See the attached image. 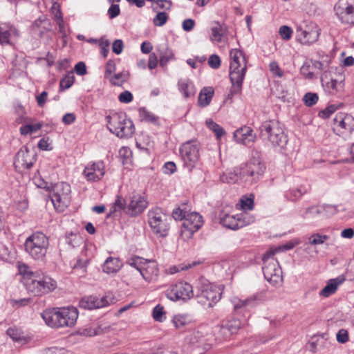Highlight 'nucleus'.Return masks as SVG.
<instances>
[{"label": "nucleus", "instance_id": "obj_1", "mask_svg": "<svg viewBox=\"0 0 354 354\" xmlns=\"http://www.w3.org/2000/svg\"><path fill=\"white\" fill-rule=\"evenodd\" d=\"M24 279L26 290L35 296L48 293L57 287L54 279L39 271L29 272Z\"/></svg>", "mask_w": 354, "mask_h": 354}, {"label": "nucleus", "instance_id": "obj_2", "mask_svg": "<svg viewBox=\"0 0 354 354\" xmlns=\"http://www.w3.org/2000/svg\"><path fill=\"white\" fill-rule=\"evenodd\" d=\"M221 288L209 282L205 278L196 281V297L206 308L212 307L221 298Z\"/></svg>", "mask_w": 354, "mask_h": 354}, {"label": "nucleus", "instance_id": "obj_3", "mask_svg": "<svg viewBox=\"0 0 354 354\" xmlns=\"http://www.w3.org/2000/svg\"><path fill=\"white\" fill-rule=\"evenodd\" d=\"M107 128L120 138H130L135 132V127L131 120L124 113H113L106 117Z\"/></svg>", "mask_w": 354, "mask_h": 354}, {"label": "nucleus", "instance_id": "obj_4", "mask_svg": "<svg viewBox=\"0 0 354 354\" xmlns=\"http://www.w3.org/2000/svg\"><path fill=\"white\" fill-rule=\"evenodd\" d=\"M148 201L144 195L134 193L130 196L128 205L120 196H118L113 206L110 209L109 214L117 211L123 210L131 216H136L142 213L147 207Z\"/></svg>", "mask_w": 354, "mask_h": 354}, {"label": "nucleus", "instance_id": "obj_5", "mask_svg": "<svg viewBox=\"0 0 354 354\" xmlns=\"http://www.w3.org/2000/svg\"><path fill=\"white\" fill-rule=\"evenodd\" d=\"M49 246L48 237L37 232L26 238L24 243L26 252L33 259L42 261L45 258Z\"/></svg>", "mask_w": 354, "mask_h": 354}, {"label": "nucleus", "instance_id": "obj_6", "mask_svg": "<svg viewBox=\"0 0 354 354\" xmlns=\"http://www.w3.org/2000/svg\"><path fill=\"white\" fill-rule=\"evenodd\" d=\"M275 250H270L263 256L262 270L264 278L273 286L281 284L282 270L277 260L274 258Z\"/></svg>", "mask_w": 354, "mask_h": 354}, {"label": "nucleus", "instance_id": "obj_7", "mask_svg": "<svg viewBox=\"0 0 354 354\" xmlns=\"http://www.w3.org/2000/svg\"><path fill=\"white\" fill-rule=\"evenodd\" d=\"M265 169V165L259 158H252L237 167L240 182L248 185L257 183L262 177Z\"/></svg>", "mask_w": 354, "mask_h": 354}, {"label": "nucleus", "instance_id": "obj_8", "mask_svg": "<svg viewBox=\"0 0 354 354\" xmlns=\"http://www.w3.org/2000/svg\"><path fill=\"white\" fill-rule=\"evenodd\" d=\"M261 136L273 147H283L288 142L287 136L280 123L275 120L266 121L260 127Z\"/></svg>", "mask_w": 354, "mask_h": 354}, {"label": "nucleus", "instance_id": "obj_9", "mask_svg": "<svg viewBox=\"0 0 354 354\" xmlns=\"http://www.w3.org/2000/svg\"><path fill=\"white\" fill-rule=\"evenodd\" d=\"M147 216L148 223L153 233L158 236H166L170 227V216L159 207L150 209Z\"/></svg>", "mask_w": 354, "mask_h": 354}, {"label": "nucleus", "instance_id": "obj_10", "mask_svg": "<svg viewBox=\"0 0 354 354\" xmlns=\"http://www.w3.org/2000/svg\"><path fill=\"white\" fill-rule=\"evenodd\" d=\"M180 154L185 168L191 172L200 159V145L195 140H189L180 147Z\"/></svg>", "mask_w": 354, "mask_h": 354}, {"label": "nucleus", "instance_id": "obj_11", "mask_svg": "<svg viewBox=\"0 0 354 354\" xmlns=\"http://www.w3.org/2000/svg\"><path fill=\"white\" fill-rule=\"evenodd\" d=\"M220 223L226 228L236 230L254 223L255 218L247 212L229 214L222 211L219 214Z\"/></svg>", "mask_w": 354, "mask_h": 354}, {"label": "nucleus", "instance_id": "obj_12", "mask_svg": "<svg viewBox=\"0 0 354 354\" xmlns=\"http://www.w3.org/2000/svg\"><path fill=\"white\" fill-rule=\"evenodd\" d=\"M71 185L64 182L55 184L50 192L52 203L57 209L63 211L71 202Z\"/></svg>", "mask_w": 354, "mask_h": 354}, {"label": "nucleus", "instance_id": "obj_13", "mask_svg": "<svg viewBox=\"0 0 354 354\" xmlns=\"http://www.w3.org/2000/svg\"><path fill=\"white\" fill-rule=\"evenodd\" d=\"M194 295L192 286L185 281H178L172 284L166 290L167 297L173 301H187Z\"/></svg>", "mask_w": 354, "mask_h": 354}, {"label": "nucleus", "instance_id": "obj_14", "mask_svg": "<svg viewBox=\"0 0 354 354\" xmlns=\"http://www.w3.org/2000/svg\"><path fill=\"white\" fill-rule=\"evenodd\" d=\"M333 129L339 136L351 133L354 130V117L344 112L337 113L333 118Z\"/></svg>", "mask_w": 354, "mask_h": 354}, {"label": "nucleus", "instance_id": "obj_15", "mask_svg": "<svg viewBox=\"0 0 354 354\" xmlns=\"http://www.w3.org/2000/svg\"><path fill=\"white\" fill-rule=\"evenodd\" d=\"M203 224L201 215L196 212L187 214L181 228V236L184 239H189L198 231Z\"/></svg>", "mask_w": 354, "mask_h": 354}, {"label": "nucleus", "instance_id": "obj_16", "mask_svg": "<svg viewBox=\"0 0 354 354\" xmlns=\"http://www.w3.org/2000/svg\"><path fill=\"white\" fill-rule=\"evenodd\" d=\"M36 153L29 150L27 147H21L15 156L14 165L17 170H28L36 162Z\"/></svg>", "mask_w": 354, "mask_h": 354}, {"label": "nucleus", "instance_id": "obj_17", "mask_svg": "<svg viewBox=\"0 0 354 354\" xmlns=\"http://www.w3.org/2000/svg\"><path fill=\"white\" fill-rule=\"evenodd\" d=\"M113 303H115V298L111 295H106L101 298L91 295L82 298L79 306L84 309L93 310L104 308Z\"/></svg>", "mask_w": 354, "mask_h": 354}, {"label": "nucleus", "instance_id": "obj_18", "mask_svg": "<svg viewBox=\"0 0 354 354\" xmlns=\"http://www.w3.org/2000/svg\"><path fill=\"white\" fill-rule=\"evenodd\" d=\"M333 9L342 24H354V6L352 4L345 0H339Z\"/></svg>", "mask_w": 354, "mask_h": 354}, {"label": "nucleus", "instance_id": "obj_19", "mask_svg": "<svg viewBox=\"0 0 354 354\" xmlns=\"http://www.w3.org/2000/svg\"><path fill=\"white\" fill-rule=\"evenodd\" d=\"M246 71H247L245 70H242L241 68L230 65L229 77L232 84V87L230 94L228 95V97H231L241 92Z\"/></svg>", "mask_w": 354, "mask_h": 354}, {"label": "nucleus", "instance_id": "obj_20", "mask_svg": "<svg viewBox=\"0 0 354 354\" xmlns=\"http://www.w3.org/2000/svg\"><path fill=\"white\" fill-rule=\"evenodd\" d=\"M84 177L88 182H97L105 174V165L103 161L88 162L82 173Z\"/></svg>", "mask_w": 354, "mask_h": 354}, {"label": "nucleus", "instance_id": "obj_21", "mask_svg": "<svg viewBox=\"0 0 354 354\" xmlns=\"http://www.w3.org/2000/svg\"><path fill=\"white\" fill-rule=\"evenodd\" d=\"M259 300L257 295H252L245 299H241L238 297H233L231 303L235 312L243 313L249 311L258 304Z\"/></svg>", "mask_w": 354, "mask_h": 354}, {"label": "nucleus", "instance_id": "obj_22", "mask_svg": "<svg viewBox=\"0 0 354 354\" xmlns=\"http://www.w3.org/2000/svg\"><path fill=\"white\" fill-rule=\"evenodd\" d=\"M321 82L324 90L330 95H335L342 92L344 86V79L330 78L328 80L326 71L322 75Z\"/></svg>", "mask_w": 354, "mask_h": 354}, {"label": "nucleus", "instance_id": "obj_23", "mask_svg": "<svg viewBox=\"0 0 354 354\" xmlns=\"http://www.w3.org/2000/svg\"><path fill=\"white\" fill-rule=\"evenodd\" d=\"M241 322L239 319H232L227 321L218 330V335L216 339L220 341L229 338L232 334L236 333V331L241 328Z\"/></svg>", "mask_w": 354, "mask_h": 354}, {"label": "nucleus", "instance_id": "obj_24", "mask_svg": "<svg viewBox=\"0 0 354 354\" xmlns=\"http://www.w3.org/2000/svg\"><path fill=\"white\" fill-rule=\"evenodd\" d=\"M297 37L299 42L306 45H310L316 42L319 36V30L317 28L304 29L301 26L296 28Z\"/></svg>", "mask_w": 354, "mask_h": 354}, {"label": "nucleus", "instance_id": "obj_25", "mask_svg": "<svg viewBox=\"0 0 354 354\" xmlns=\"http://www.w3.org/2000/svg\"><path fill=\"white\" fill-rule=\"evenodd\" d=\"M234 138L236 142L248 145L254 142L256 135L249 127H243L234 132Z\"/></svg>", "mask_w": 354, "mask_h": 354}, {"label": "nucleus", "instance_id": "obj_26", "mask_svg": "<svg viewBox=\"0 0 354 354\" xmlns=\"http://www.w3.org/2000/svg\"><path fill=\"white\" fill-rule=\"evenodd\" d=\"M61 314L60 308H51L44 310L41 313V317L45 323L51 328H60L62 321H60Z\"/></svg>", "mask_w": 354, "mask_h": 354}, {"label": "nucleus", "instance_id": "obj_27", "mask_svg": "<svg viewBox=\"0 0 354 354\" xmlns=\"http://www.w3.org/2000/svg\"><path fill=\"white\" fill-rule=\"evenodd\" d=\"M140 273L143 279L148 282L156 281L159 274L157 263L155 261L146 260Z\"/></svg>", "mask_w": 354, "mask_h": 354}, {"label": "nucleus", "instance_id": "obj_28", "mask_svg": "<svg viewBox=\"0 0 354 354\" xmlns=\"http://www.w3.org/2000/svg\"><path fill=\"white\" fill-rule=\"evenodd\" d=\"M60 312L63 315L60 319L61 327H71L75 324L78 317V310L76 308L73 306L60 308Z\"/></svg>", "mask_w": 354, "mask_h": 354}, {"label": "nucleus", "instance_id": "obj_29", "mask_svg": "<svg viewBox=\"0 0 354 354\" xmlns=\"http://www.w3.org/2000/svg\"><path fill=\"white\" fill-rule=\"evenodd\" d=\"M230 65L247 71V59L241 50L236 48L232 49L230 52Z\"/></svg>", "mask_w": 354, "mask_h": 354}, {"label": "nucleus", "instance_id": "obj_30", "mask_svg": "<svg viewBox=\"0 0 354 354\" xmlns=\"http://www.w3.org/2000/svg\"><path fill=\"white\" fill-rule=\"evenodd\" d=\"M209 328L207 326H200L197 328L189 332L186 339L189 344H194L203 341L207 335Z\"/></svg>", "mask_w": 354, "mask_h": 354}, {"label": "nucleus", "instance_id": "obj_31", "mask_svg": "<svg viewBox=\"0 0 354 354\" xmlns=\"http://www.w3.org/2000/svg\"><path fill=\"white\" fill-rule=\"evenodd\" d=\"M17 35L18 30L15 26L8 24L0 25V44L1 45L9 44L10 37Z\"/></svg>", "mask_w": 354, "mask_h": 354}, {"label": "nucleus", "instance_id": "obj_32", "mask_svg": "<svg viewBox=\"0 0 354 354\" xmlns=\"http://www.w3.org/2000/svg\"><path fill=\"white\" fill-rule=\"evenodd\" d=\"M344 281L345 277L343 275L330 279L325 287L321 290L319 295L324 297H329L332 294L335 293L338 286L342 284Z\"/></svg>", "mask_w": 354, "mask_h": 354}, {"label": "nucleus", "instance_id": "obj_33", "mask_svg": "<svg viewBox=\"0 0 354 354\" xmlns=\"http://www.w3.org/2000/svg\"><path fill=\"white\" fill-rule=\"evenodd\" d=\"M122 267V263L118 258L108 257L104 261L102 270L107 274L117 272Z\"/></svg>", "mask_w": 354, "mask_h": 354}, {"label": "nucleus", "instance_id": "obj_34", "mask_svg": "<svg viewBox=\"0 0 354 354\" xmlns=\"http://www.w3.org/2000/svg\"><path fill=\"white\" fill-rule=\"evenodd\" d=\"M192 319L187 315L178 314L172 319V323L178 330H183L192 324Z\"/></svg>", "mask_w": 354, "mask_h": 354}, {"label": "nucleus", "instance_id": "obj_35", "mask_svg": "<svg viewBox=\"0 0 354 354\" xmlns=\"http://www.w3.org/2000/svg\"><path fill=\"white\" fill-rule=\"evenodd\" d=\"M178 86L180 93H182L185 98L194 95V86L189 80L184 79L179 80Z\"/></svg>", "mask_w": 354, "mask_h": 354}, {"label": "nucleus", "instance_id": "obj_36", "mask_svg": "<svg viewBox=\"0 0 354 354\" xmlns=\"http://www.w3.org/2000/svg\"><path fill=\"white\" fill-rule=\"evenodd\" d=\"M7 335L15 342L24 344L27 342L23 330L17 327H10L6 331Z\"/></svg>", "mask_w": 354, "mask_h": 354}, {"label": "nucleus", "instance_id": "obj_37", "mask_svg": "<svg viewBox=\"0 0 354 354\" xmlns=\"http://www.w3.org/2000/svg\"><path fill=\"white\" fill-rule=\"evenodd\" d=\"M214 95V90L211 88H203L198 96V102L199 106L205 107L209 104Z\"/></svg>", "mask_w": 354, "mask_h": 354}, {"label": "nucleus", "instance_id": "obj_38", "mask_svg": "<svg viewBox=\"0 0 354 354\" xmlns=\"http://www.w3.org/2000/svg\"><path fill=\"white\" fill-rule=\"evenodd\" d=\"M307 189L301 185L297 189H289L284 193V197L287 201H296L299 199L306 192Z\"/></svg>", "mask_w": 354, "mask_h": 354}, {"label": "nucleus", "instance_id": "obj_39", "mask_svg": "<svg viewBox=\"0 0 354 354\" xmlns=\"http://www.w3.org/2000/svg\"><path fill=\"white\" fill-rule=\"evenodd\" d=\"M128 78L129 73L127 71H123L118 73H114L110 76L108 80L112 84L121 86L124 82L127 81Z\"/></svg>", "mask_w": 354, "mask_h": 354}, {"label": "nucleus", "instance_id": "obj_40", "mask_svg": "<svg viewBox=\"0 0 354 354\" xmlns=\"http://www.w3.org/2000/svg\"><path fill=\"white\" fill-rule=\"evenodd\" d=\"M220 179L223 183H227L240 182L239 174L237 171V167H236L232 171L224 172L221 176Z\"/></svg>", "mask_w": 354, "mask_h": 354}, {"label": "nucleus", "instance_id": "obj_41", "mask_svg": "<svg viewBox=\"0 0 354 354\" xmlns=\"http://www.w3.org/2000/svg\"><path fill=\"white\" fill-rule=\"evenodd\" d=\"M205 123L207 127L214 132L217 139H220L225 133L224 129L212 120L209 119Z\"/></svg>", "mask_w": 354, "mask_h": 354}, {"label": "nucleus", "instance_id": "obj_42", "mask_svg": "<svg viewBox=\"0 0 354 354\" xmlns=\"http://www.w3.org/2000/svg\"><path fill=\"white\" fill-rule=\"evenodd\" d=\"M198 264H199V262L193 261L192 263H183L178 266H173L169 268L168 272L169 274H174L179 271L189 270Z\"/></svg>", "mask_w": 354, "mask_h": 354}, {"label": "nucleus", "instance_id": "obj_43", "mask_svg": "<svg viewBox=\"0 0 354 354\" xmlns=\"http://www.w3.org/2000/svg\"><path fill=\"white\" fill-rule=\"evenodd\" d=\"M328 236L325 234H320L318 233L313 234L308 238V244L311 245H317L323 244L327 239ZM306 243L304 245H306Z\"/></svg>", "mask_w": 354, "mask_h": 354}, {"label": "nucleus", "instance_id": "obj_44", "mask_svg": "<svg viewBox=\"0 0 354 354\" xmlns=\"http://www.w3.org/2000/svg\"><path fill=\"white\" fill-rule=\"evenodd\" d=\"M174 58V53L172 50L167 47H165L163 50L160 51V65L165 66L167 63Z\"/></svg>", "mask_w": 354, "mask_h": 354}, {"label": "nucleus", "instance_id": "obj_45", "mask_svg": "<svg viewBox=\"0 0 354 354\" xmlns=\"http://www.w3.org/2000/svg\"><path fill=\"white\" fill-rule=\"evenodd\" d=\"M75 77L73 72L67 73L60 81V90L69 88L74 83Z\"/></svg>", "mask_w": 354, "mask_h": 354}, {"label": "nucleus", "instance_id": "obj_46", "mask_svg": "<svg viewBox=\"0 0 354 354\" xmlns=\"http://www.w3.org/2000/svg\"><path fill=\"white\" fill-rule=\"evenodd\" d=\"M140 117L142 120L151 123H156L158 118L152 113L147 111L145 108L140 109Z\"/></svg>", "mask_w": 354, "mask_h": 354}, {"label": "nucleus", "instance_id": "obj_47", "mask_svg": "<svg viewBox=\"0 0 354 354\" xmlns=\"http://www.w3.org/2000/svg\"><path fill=\"white\" fill-rule=\"evenodd\" d=\"M42 127V124L40 123L33 124H26L23 125L20 127V133L23 136H27L29 133H32L36 132L39 130Z\"/></svg>", "mask_w": 354, "mask_h": 354}, {"label": "nucleus", "instance_id": "obj_48", "mask_svg": "<svg viewBox=\"0 0 354 354\" xmlns=\"http://www.w3.org/2000/svg\"><path fill=\"white\" fill-rule=\"evenodd\" d=\"M223 36V30L220 24L211 28L210 39L212 41L220 42Z\"/></svg>", "mask_w": 354, "mask_h": 354}, {"label": "nucleus", "instance_id": "obj_49", "mask_svg": "<svg viewBox=\"0 0 354 354\" xmlns=\"http://www.w3.org/2000/svg\"><path fill=\"white\" fill-rule=\"evenodd\" d=\"M187 214H189V212L186 209V205L183 204L180 207H178L174 209L172 212V216L175 220L184 221L185 219Z\"/></svg>", "mask_w": 354, "mask_h": 354}, {"label": "nucleus", "instance_id": "obj_50", "mask_svg": "<svg viewBox=\"0 0 354 354\" xmlns=\"http://www.w3.org/2000/svg\"><path fill=\"white\" fill-rule=\"evenodd\" d=\"M146 260L143 259L139 257H132L127 261V263L130 266L135 268L137 270L140 272L142 266H144Z\"/></svg>", "mask_w": 354, "mask_h": 354}, {"label": "nucleus", "instance_id": "obj_51", "mask_svg": "<svg viewBox=\"0 0 354 354\" xmlns=\"http://www.w3.org/2000/svg\"><path fill=\"white\" fill-rule=\"evenodd\" d=\"M319 100L318 95L315 93H307L304 96L303 100L307 106L315 105Z\"/></svg>", "mask_w": 354, "mask_h": 354}, {"label": "nucleus", "instance_id": "obj_52", "mask_svg": "<svg viewBox=\"0 0 354 354\" xmlns=\"http://www.w3.org/2000/svg\"><path fill=\"white\" fill-rule=\"evenodd\" d=\"M241 208L245 212L246 210H252L254 207V199L252 198L243 196L240 200Z\"/></svg>", "mask_w": 354, "mask_h": 354}, {"label": "nucleus", "instance_id": "obj_53", "mask_svg": "<svg viewBox=\"0 0 354 354\" xmlns=\"http://www.w3.org/2000/svg\"><path fill=\"white\" fill-rule=\"evenodd\" d=\"M153 317L157 322H162L165 319L164 308L160 305L156 306L153 310Z\"/></svg>", "mask_w": 354, "mask_h": 354}, {"label": "nucleus", "instance_id": "obj_54", "mask_svg": "<svg viewBox=\"0 0 354 354\" xmlns=\"http://www.w3.org/2000/svg\"><path fill=\"white\" fill-rule=\"evenodd\" d=\"M279 32L282 39L288 41L292 37V30L288 26H282L280 27Z\"/></svg>", "mask_w": 354, "mask_h": 354}, {"label": "nucleus", "instance_id": "obj_55", "mask_svg": "<svg viewBox=\"0 0 354 354\" xmlns=\"http://www.w3.org/2000/svg\"><path fill=\"white\" fill-rule=\"evenodd\" d=\"M109 45H110L109 41L107 39H106L104 37H102L99 41V46L100 47V53L104 58L106 57V56L109 53Z\"/></svg>", "mask_w": 354, "mask_h": 354}, {"label": "nucleus", "instance_id": "obj_56", "mask_svg": "<svg viewBox=\"0 0 354 354\" xmlns=\"http://www.w3.org/2000/svg\"><path fill=\"white\" fill-rule=\"evenodd\" d=\"M167 15L164 12H158L153 18V22L156 26H162L167 22Z\"/></svg>", "mask_w": 354, "mask_h": 354}, {"label": "nucleus", "instance_id": "obj_57", "mask_svg": "<svg viewBox=\"0 0 354 354\" xmlns=\"http://www.w3.org/2000/svg\"><path fill=\"white\" fill-rule=\"evenodd\" d=\"M116 66L114 60L109 59L106 64V70L104 73L105 78L108 79L110 76L115 73Z\"/></svg>", "mask_w": 354, "mask_h": 354}, {"label": "nucleus", "instance_id": "obj_58", "mask_svg": "<svg viewBox=\"0 0 354 354\" xmlns=\"http://www.w3.org/2000/svg\"><path fill=\"white\" fill-rule=\"evenodd\" d=\"M269 68L270 72L272 73L273 75L281 77L283 75V72L279 67L278 63L277 62H272L269 64Z\"/></svg>", "mask_w": 354, "mask_h": 354}, {"label": "nucleus", "instance_id": "obj_59", "mask_svg": "<svg viewBox=\"0 0 354 354\" xmlns=\"http://www.w3.org/2000/svg\"><path fill=\"white\" fill-rule=\"evenodd\" d=\"M330 62V59L328 55H326L323 61H314L313 66L317 69L324 71L328 66Z\"/></svg>", "mask_w": 354, "mask_h": 354}, {"label": "nucleus", "instance_id": "obj_60", "mask_svg": "<svg viewBox=\"0 0 354 354\" xmlns=\"http://www.w3.org/2000/svg\"><path fill=\"white\" fill-rule=\"evenodd\" d=\"M221 58L217 55H212L208 59V64L212 68H218L221 66Z\"/></svg>", "mask_w": 354, "mask_h": 354}, {"label": "nucleus", "instance_id": "obj_61", "mask_svg": "<svg viewBox=\"0 0 354 354\" xmlns=\"http://www.w3.org/2000/svg\"><path fill=\"white\" fill-rule=\"evenodd\" d=\"M337 341L339 343L344 344L348 341V333L345 329H340L336 335Z\"/></svg>", "mask_w": 354, "mask_h": 354}, {"label": "nucleus", "instance_id": "obj_62", "mask_svg": "<svg viewBox=\"0 0 354 354\" xmlns=\"http://www.w3.org/2000/svg\"><path fill=\"white\" fill-rule=\"evenodd\" d=\"M124 48V43L121 39H115L112 44V50L116 55H120Z\"/></svg>", "mask_w": 354, "mask_h": 354}, {"label": "nucleus", "instance_id": "obj_63", "mask_svg": "<svg viewBox=\"0 0 354 354\" xmlns=\"http://www.w3.org/2000/svg\"><path fill=\"white\" fill-rule=\"evenodd\" d=\"M118 100L122 103H129L133 100V95L131 92L125 91L119 95Z\"/></svg>", "mask_w": 354, "mask_h": 354}, {"label": "nucleus", "instance_id": "obj_64", "mask_svg": "<svg viewBox=\"0 0 354 354\" xmlns=\"http://www.w3.org/2000/svg\"><path fill=\"white\" fill-rule=\"evenodd\" d=\"M120 10L119 5L118 4H111V6L108 9L107 13L110 19H113L120 15Z\"/></svg>", "mask_w": 354, "mask_h": 354}]
</instances>
